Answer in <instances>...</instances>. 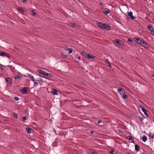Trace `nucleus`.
<instances>
[{"label":"nucleus","instance_id":"obj_46","mask_svg":"<svg viewBox=\"0 0 154 154\" xmlns=\"http://www.w3.org/2000/svg\"><path fill=\"white\" fill-rule=\"evenodd\" d=\"M103 4V3L102 2H100L99 3V5H100V6L102 5Z\"/></svg>","mask_w":154,"mask_h":154},{"label":"nucleus","instance_id":"obj_2","mask_svg":"<svg viewBox=\"0 0 154 154\" xmlns=\"http://www.w3.org/2000/svg\"><path fill=\"white\" fill-rule=\"evenodd\" d=\"M139 107L142 109V111L144 112V114L146 115L147 117H149L148 114H147V110L144 107H143V106L141 105H140Z\"/></svg>","mask_w":154,"mask_h":154},{"label":"nucleus","instance_id":"obj_22","mask_svg":"<svg viewBox=\"0 0 154 154\" xmlns=\"http://www.w3.org/2000/svg\"><path fill=\"white\" fill-rule=\"evenodd\" d=\"M5 81L7 82H8L9 83H10L11 82V79L10 78H6L5 79Z\"/></svg>","mask_w":154,"mask_h":154},{"label":"nucleus","instance_id":"obj_32","mask_svg":"<svg viewBox=\"0 0 154 154\" xmlns=\"http://www.w3.org/2000/svg\"><path fill=\"white\" fill-rule=\"evenodd\" d=\"M14 99L16 101H18L19 100V98L17 97H14Z\"/></svg>","mask_w":154,"mask_h":154},{"label":"nucleus","instance_id":"obj_41","mask_svg":"<svg viewBox=\"0 0 154 154\" xmlns=\"http://www.w3.org/2000/svg\"><path fill=\"white\" fill-rule=\"evenodd\" d=\"M114 152V150L113 149H112L110 151V153L111 154H112Z\"/></svg>","mask_w":154,"mask_h":154},{"label":"nucleus","instance_id":"obj_34","mask_svg":"<svg viewBox=\"0 0 154 154\" xmlns=\"http://www.w3.org/2000/svg\"><path fill=\"white\" fill-rule=\"evenodd\" d=\"M61 54V56H62V57H63V58H66L67 57L66 56L63 55V54L62 53V54Z\"/></svg>","mask_w":154,"mask_h":154},{"label":"nucleus","instance_id":"obj_39","mask_svg":"<svg viewBox=\"0 0 154 154\" xmlns=\"http://www.w3.org/2000/svg\"><path fill=\"white\" fill-rule=\"evenodd\" d=\"M3 51H0V56H2V55L3 54Z\"/></svg>","mask_w":154,"mask_h":154},{"label":"nucleus","instance_id":"obj_43","mask_svg":"<svg viewBox=\"0 0 154 154\" xmlns=\"http://www.w3.org/2000/svg\"><path fill=\"white\" fill-rule=\"evenodd\" d=\"M23 3H26L27 2V0H23Z\"/></svg>","mask_w":154,"mask_h":154},{"label":"nucleus","instance_id":"obj_20","mask_svg":"<svg viewBox=\"0 0 154 154\" xmlns=\"http://www.w3.org/2000/svg\"><path fill=\"white\" fill-rule=\"evenodd\" d=\"M3 53H4V54H3L2 55V56H5L8 58H9V57H10L8 53H5L4 52H3Z\"/></svg>","mask_w":154,"mask_h":154},{"label":"nucleus","instance_id":"obj_48","mask_svg":"<svg viewBox=\"0 0 154 154\" xmlns=\"http://www.w3.org/2000/svg\"><path fill=\"white\" fill-rule=\"evenodd\" d=\"M154 137V135H151V137L152 139Z\"/></svg>","mask_w":154,"mask_h":154},{"label":"nucleus","instance_id":"obj_55","mask_svg":"<svg viewBox=\"0 0 154 154\" xmlns=\"http://www.w3.org/2000/svg\"><path fill=\"white\" fill-rule=\"evenodd\" d=\"M1 8V6H0V9Z\"/></svg>","mask_w":154,"mask_h":154},{"label":"nucleus","instance_id":"obj_50","mask_svg":"<svg viewBox=\"0 0 154 154\" xmlns=\"http://www.w3.org/2000/svg\"><path fill=\"white\" fill-rule=\"evenodd\" d=\"M108 65L109 66V67H110L111 68H112L111 67V64H110H110H108Z\"/></svg>","mask_w":154,"mask_h":154},{"label":"nucleus","instance_id":"obj_44","mask_svg":"<svg viewBox=\"0 0 154 154\" xmlns=\"http://www.w3.org/2000/svg\"><path fill=\"white\" fill-rule=\"evenodd\" d=\"M90 133L91 134H92L94 133V131H91Z\"/></svg>","mask_w":154,"mask_h":154},{"label":"nucleus","instance_id":"obj_21","mask_svg":"<svg viewBox=\"0 0 154 154\" xmlns=\"http://www.w3.org/2000/svg\"><path fill=\"white\" fill-rule=\"evenodd\" d=\"M135 149L136 152H138L139 151V147L138 145H135Z\"/></svg>","mask_w":154,"mask_h":154},{"label":"nucleus","instance_id":"obj_37","mask_svg":"<svg viewBox=\"0 0 154 154\" xmlns=\"http://www.w3.org/2000/svg\"><path fill=\"white\" fill-rule=\"evenodd\" d=\"M102 122V121L101 120H99L97 122V123L98 124H99L100 123Z\"/></svg>","mask_w":154,"mask_h":154},{"label":"nucleus","instance_id":"obj_17","mask_svg":"<svg viewBox=\"0 0 154 154\" xmlns=\"http://www.w3.org/2000/svg\"><path fill=\"white\" fill-rule=\"evenodd\" d=\"M57 91L56 89H53L52 90V91H51V93L52 94L54 95H58V94L57 92Z\"/></svg>","mask_w":154,"mask_h":154},{"label":"nucleus","instance_id":"obj_53","mask_svg":"<svg viewBox=\"0 0 154 154\" xmlns=\"http://www.w3.org/2000/svg\"><path fill=\"white\" fill-rule=\"evenodd\" d=\"M152 76L154 78V74L152 75Z\"/></svg>","mask_w":154,"mask_h":154},{"label":"nucleus","instance_id":"obj_33","mask_svg":"<svg viewBox=\"0 0 154 154\" xmlns=\"http://www.w3.org/2000/svg\"><path fill=\"white\" fill-rule=\"evenodd\" d=\"M31 12H32V15H36V12L34 11H32Z\"/></svg>","mask_w":154,"mask_h":154},{"label":"nucleus","instance_id":"obj_14","mask_svg":"<svg viewBox=\"0 0 154 154\" xmlns=\"http://www.w3.org/2000/svg\"><path fill=\"white\" fill-rule=\"evenodd\" d=\"M104 24H103L101 23L98 22L97 23L98 26L102 29H103V27L104 26Z\"/></svg>","mask_w":154,"mask_h":154},{"label":"nucleus","instance_id":"obj_23","mask_svg":"<svg viewBox=\"0 0 154 154\" xmlns=\"http://www.w3.org/2000/svg\"><path fill=\"white\" fill-rule=\"evenodd\" d=\"M122 95V97L124 99H125L128 97V96L125 94H123Z\"/></svg>","mask_w":154,"mask_h":154},{"label":"nucleus","instance_id":"obj_31","mask_svg":"<svg viewBox=\"0 0 154 154\" xmlns=\"http://www.w3.org/2000/svg\"><path fill=\"white\" fill-rule=\"evenodd\" d=\"M132 137L131 136L128 135L127 137V139L129 140H130L132 139Z\"/></svg>","mask_w":154,"mask_h":154},{"label":"nucleus","instance_id":"obj_49","mask_svg":"<svg viewBox=\"0 0 154 154\" xmlns=\"http://www.w3.org/2000/svg\"><path fill=\"white\" fill-rule=\"evenodd\" d=\"M119 131L121 134L122 133V132L120 130H119Z\"/></svg>","mask_w":154,"mask_h":154},{"label":"nucleus","instance_id":"obj_5","mask_svg":"<svg viewBox=\"0 0 154 154\" xmlns=\"http://www.w3.org/2000/svg\"><path fill=\"white\" fill-rule=\"evenodd\" d=\"M128 15L132 20H134L136 18V17H134L133 16V13L132 12H128Z\"/></svg>","mask_w":154,"mask_h":154},{"label":"nucleus","instance_id":"obj_19","mask_svg":"<svg viewBox=\"0 0 154 154\" xmlns=\"http://www.w3.org/2000/svg\"><path fill=\"white\" fill-rule=\"evenodd\" d=\"M18 10L22 13H24V10L22 9V8L21 7H19L18 8Z\"/></svg>","mask_w":154,"mask_h":154},{"label":"nucleus","instance_id":"obj_8","mask_svg":"<svg viewBox=\"0 0 154 154\" xmlns=\"http://www.w3.org/2000/svg\"><path fill=\"white\" fill-rule=\"evenodd\" d=\"M26 130L29 134H31L34 132L33 130L29 127L26 128Z\"/></svg>","mask_w":154,"mask_h":154},{"label":"nucleus","instance_id":"obj_26","mask_svg":"<svg viewBox=\"0 0 154 154\" xmlns=\"http://www.w3.org/2000/svg\"><path fill=\"white\" fill-rule=\"evenodd\" d=\"M142 139L143 142H145L147 140V137L146 136H144L142 137Z\"/></svg>","mask_w":154,"mask_h":154},{"label":"nucleus","instance_id":"obj_57","mask_svg":"<svg viewBox=\"0 0 154 154\" xmlns=\"http://www.w3.org/2000/svg\"><path fill=\"white\" fill-rule=\"evenodd\" d=\"M153 135H154V134Z\"/></svg>","mask_w":154,"mask_h":154},{"label":"nucleus","instance_id":"obj_28","mask_svg":"<svg viewBox=\"0 0 154 154\" xmlns=\"http://www.w3.org/2000/svg\"><path fill=\"white\" fill-rule=\"evenodd\" d=\"M68 50L69 51V54H71L72 52V48H68L66 50Z\"/></svg>","mask_w":154,"mask_h":154},{"label":"nucleus","instance_id":"obj_25","mask_svg":"<svg viewBox=\"0 0 154 154\" xmlns=\"http://www.w3.org/2000/svg\"><path fill=\"white\" fill-rule=\"evenodd\" d=\"M110 12L109 10V9H107V10H106L105 11H103V13L106 15H107L109 14Z\"/></svg>","mask_w":154,"mask_h":154},{"label":"nucleus","instance_id":"obj_51","mask_svg":"<svg viewBox=\"0 0 154 154\" xmlns=\"http://www.w3.org/2000/svg\"><path fill=\"white\" fill-rule=\"evenodd\" d=\"M78 59H80V57H78L77 58Z\"/></svg>","mask_w":154,"mask_h":154},{"label":"nucleus","instance_id":"obj_10","mask_svg":"<svg viewBox=\"0 0 154 154\" xmlns=\"http://www.w3.org/2000/svg\"><path fill=\"white\" fill-rule=\"evenodd\" d=\"M144 43H142V46H143L145 48H149L150 47V45H149L146 42L144 41Z\"/></svg>","mask_w":154,"mask_h":154},{"label":"nucleus","instance_id":"obj_1","mask_svg":"<svg viewBox=\"0 0 154 154\" xmlns=\"http://www.w3.org/2000/svg\"><path fill=\"white\" fill-rule=\"evenodd\" d=\"M135 39V42L138 44H140L142 45V43H144V40L141 38H139V37H136L134 38Z\"/></svg>","mask_w":154,"mask_h":154},{"label":"nucleus","instance_id":"obj_27","mask_svg":"<svg viewBox=\"0 0 154 154\" xmlns=\"http://www.w3.org/2000/svg\"><path fill=\"white\" fill-rule=\"evenodd\" d=\"M14 117L16 119H17L18 117V115L17 113H16L15 112L13 113V114Z\"/></svg>","mask_w":154,"mask_h":154},{"label":"nucleus","instance_id":"obj_15","mask_svg":"<svg viewBox=\"0 0 154 154\" xmlns=\"http://www.w3.org/2000/svg\"><path fill=\"white\" fill-rule=\"evenodd\" d=\"M44 76L45 77L47 78L48 77L51 78L53 77V75L51 74L47 73L46 72V73H45V75H44Z\"/></svg>","mask_w":154,"mask_h":154},{"label":"nucleus","instance_id":"obj_54","mask_svg":"<svg viewBox=\"0 0 154 154\" xmlns=\"http://www.w3.org/2000/svg\"><path fill=\"white\" fill-rule=\"evenodd\" d=\"M54 132H55V133H56V131L55 129L54 130Z\"/></svg>","mask_w":154,"mask_h":154},{"label":"nucleus","instance_id":"obj_4","mask_svg":"<svg viewBox=\"0 0 154 154\" xmlns=\"http://www.w3.org/2000/svg\"><path fill=\"white\" fill-rule=\"evenodd\" d=\"M147 28L151 32V34H153L154 33V29L153 27L150 25H148L147 26Z\"/></svg>","mask_w":154,"mask_h":154},{"label":"nucleus","instance_id":"obj_6","mask_svg":"<svg viewBox=\"0 0 154 154\" xmlns=\"http://www.w3.org/2000/svg\"><path fill=\"white\" fill-rule=\"evenodd\" d=\"M103 29H106L107 30H110L111 29V28L109 25L107 24H104Z\"/></svg>","mask_w":154,"mask_h":154},{"label":"nucleus","instance_id":"obj_47","mask_svg":"<svg viewBox=\"0 0 154 154\" xmlns=\"http://www.w3.org/2000/svg\"><path fill=\"white\" fill-rule=\"evenodd\" d=\"M147 16H149L150 15V13H148L147 14Z\"/></svg>","mask_w":154,"mask_h":154},{"label":"nucleus","instance_id":"obj_40","mask_svg":"<svg viewBox=\"0 0 154 154\" xmlns=\"http://www.w3.org/2000/svg\"><path fill=\"white\" fill-rule=\"evenodd\" d=\"M38 84V83L37 82H35L34 83V85L35 86H37Z\"/></svg>","mask_w":154,"mask_h":154},{"label":"nucleus","instance_id":"obj_3","mask_svg":"<svg viewBox=\"0 0 154 154\" xmlns=\"http://www.w3.org/2000/svg\"><path fill=\"white\" fill-rule=\"evenodd\" d=\"M115 43H116L117 44L123 46L124 44H123V42L121 40H119L118 39H115L114 40Z\"/></svg>","mask_w":154,"mask_h":154},{"label":"nucleus","instance_id":"obj_12","mask_svg":"<svg viewBox=\"0 0 154 154\" xmlns=\"http://www.w3.org/2000/svg\"><path fill=\"white\" fill-rule=\"evenodd\" d=\"M86 57V58L88 59H94L95 58V57L94 56H93L92 55H91L90 54H87Z\"/></svg>","mask_w":154,"mask_h":154},{"label":"nucleus","instance_id":"obj_13","mask_svg":"<svg viewBox=\"0 0 154 154\" xmlns=\"http://www.w3.org/2000/svg\"><path fill=\"white\" fill-rule=\"evenodd\" d=\"M21 91L23 93H25L28 92V90L26 87H23Z\"/></svg>","mask_w":154,"mask_h":154},{"label":"nucleus","instance_id":"obj_29","mask_svg":"<svg viewBox=\"0 0 154 154\" xmlns=\"http://www.w3.org/2000/svg\"><path fill=\"white\" fill-rule=\"evenodd\" d=\"M105 61H106V63H107L108 64H110V63L109 62V60L106 59L105 60Z\"/></svg>","mask_w":154,"mask_h":154},{"label":"nucleus","instance_id":"obj_9","mask_svg":"<svg viewBox=\"0 0 154 154\" xmlns=\"http://www.w3.org/2000/svg\"><path fill=\"white\" fill-rule=\"evenodd\" d=\"M68 25L70 27H78V28H79V27H80L79 26L77 25L75 23H69L68 24Z\"/></svg>","mask_w":154,"mask_h":154},{"label":"nucleus","instance_id":"obj_42","mask_svg":"<svg viewBox=\"0 0 154 154\" xmlns=\"http://www.w3.org/2000/svg\"><path fill=\"white\" fill-rule=\"evenodd\" d=\"M131 140V142L132 143H134V139L132 138V139H131V140Z\"/></svg>","mask_w":154,"mask_h":154},{"label":"nucleus","instance_id":"obj_7","mask_svg":"<svg viewBox=\"0 0 154 154\" xmlns=\"http://www.w3.org/2000/svg\"><path fill=\"white\" fill-rule=\"evenodd\" d=\"M118 91L119 92L120 94L122 95L123 94H125V91L124 89L121 88H119L118 89Z\"/></svg>","mask_w":154,"mask_h":154},{"label":"nucleus","instance_id":"obj_36","mask_svg":"<svg viewBox=\"0 0 154 154\" xmlns=\"http://www.w3.org/2000/svg\"><path fill=\"white\" fill-rule=\"evenodd\" d=\"M27 116H23L22 118V119L24 120H26V117Z\"/></svg>","mask_w":154,"mask_h":154},{"label":"nucleus","instance_id":"obj_38","mask_svg":"<svg viewBox=\"0 0 154 154\" xmlns=\"http://www.w3.org/2000/svg\"><path fill=\"white\" fill-rule=\"evenodd\" d=\"M127 40H128V41H129V42H133V40L131 39L130 38H128V39Z\"/></svg>","mask_w":154,"mask_h":154},{"label":"nucleus","instance_id":"obj_56","mask_svg":"<svg viewBox=\"0 0 154 154\" xmlns=\"http://www.w3.org/2000/svg\"><path fill=\"white\" fill-rule=\"evenodd\" d=\"M149 135H151V134H149Z\"/></svg>","mask_w":154,"mask_h":154},{"label":"nucleus","instance_id":"obj_18","mask_svg":"<svg viewBox=\"0 0 154 154\" xmlns=\"http://www.w3.org/2000/svg\"><path fill=\"white\" fill-rule=\"evenodd\" d=\"M81 54L83 56H84L85 58H86L88 53L84 51H82L81 52Z\"/></svg>","mask_w":154,"mask_h":154},{"label":"nucleus","instance_id":"obj_52","mask_svg":"<svg viewBox=\"0 0 154 154\" xmlns=\"http://www.w3.org/2000/svg\"><path fill=\"white\" fill-rule=\"evenodd\" d=\"M126 154H131L130 152H128L126 153Z\"/></svg>","mask_w":154,"mask_h":154},{"label":"nucleus","instance_id":"obj_30","mask_svg":"<svg viewBox=\"0 0 154 154\" xmlns=\"http://www.w3.org/2000/svg\"><path fill=\"white\" fill-rule=\"evenodd\" d=\"M21 78L20 76V75H16L15 76V79H20Z\"/></svg>","mask_w":154,"mask_h":154},{"label":"nucleus","instance_id":"obj_16","mask_svg":"<svg viewBox=\"0 0 154 154\" xmlns=\"http://www.w3.org/2000/svg\"><path fill=\"white\" fill-rule=\"evenodd\" d=\"M28 76L29 77V79H30L31 81H33V82L35 81H39L40 80H35L33 76L30 75H28Z\"/></svg>","mask_w":154,"mask_h":154},{"label":"nucleus","instance_id":"obj_45","mask_svg":"<svg viewBox=\"0 0 154 154\" xmlns=\"http://www.w3.org/2000/svg\"><path fill=\"white\" fill-rule=\"evenodd\" d=\"M91 154H97V153L95 152H94L92 153H91Z\"/></svg>","mask_w":154,"mask_h":154},{"label":"nucleus","instance_id":"obj_24","mask_svg":"<svg viewBox=\"0 0 154 154\" xmlns=\"http://www.w3.org/2000/svg\"><path fill=\"white\" fill-rule=\"evenodd\" d=\"M143 116L144 117V116L142 115V116H139L138 117L139 119L140 120V121L142 122H143L142 121L143 119Z\"/></svg>","mask_w":154,"mask_h":154},{"label":"nucleus","instance_id":"obj_11","mask_svg":"<svg viewBox=\"0 0 154 154\" xmlns=\"http://www.w3.org/2000/svg\"><path fill=\"white\" fill-rule=\"evenodd\" d=\"M37 71L41 75L44 76L45 75V73H46V72L45 71L39 69H37Z\"/></svg>","mask_w":154,"mask_h":154},{"label":"nucleus","instance_id":"obj_35","mask_svg":"<svg viewBox=\"0 0 154 154\" xmlns=\"http://www.w3.org/2000/svg\"><path fill=\"white\" fill-rule=\"evenodd\" d=\"M0 70H3V65H0Z\"/></svg>","mask_w":154,"mask_h":154}]
</instances>
